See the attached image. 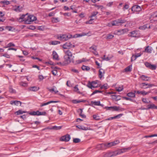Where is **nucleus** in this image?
<instances>
[{"mask_svg": "<svg viewBox=\"0 0 157 157\" xmlns=\"http://www.w3.org/2000/svg\"><path fill=\"white\" fill-rule=\"evenodd\" d=\"M112 25L113 26H119L120 25V23L119 21L118 20V19H117L116 20H114L112 21Z\"/></svg>", "mask_w": 157, "mask_h": 157, "instance_id": "393cba45", "label": "nucleus"}, {"mask_svg": "<svg viewBox=\"0 0 157 157\" xmlns=\"http://www.w3.org/2000/svg\"><path fill=\"white\" fill-rule=\"evenodd\" d=\"M156 106L154 104H152L148 105H147V108L146 109H156Z\"/></svg>", "mask_w": 157, "mask_h": 157, "instance_id": "c85d7f7f", "label": "nucleus"}, {"mask_svg": "<svg viewBox=\"0 0 157 157\" xmlns=\"http://www.w3.org/2000/svg\"><path fill=\"white\" fill-rule=\"evenodd\" d=\"M112 157L111 152L107 153L104 155V157Z\"/></svg>", "mask_w": 157, "mask_h": 157, "instance_id": "864d4df0", "label": "nucleus"}, {"mask_svg": "<svg viewBox=\"0 0 157 157\" xmlns=\"http://www.w3.org/2000/svg\"><path fill=\"white\" fill-rule=\"evenodd\" d=\"M112 110L115 111H123L124 110V109L123 108H120V107L117 106H112Z\"/></svg>", "mask_w": 157, "mask_h": 157, "instance_id": "6ab92c4d", "label": "nucleus"}, {"mask_svg": "<svg viewBox=\"0 0 157 157\" xmlns=\"http://www.w3.org/2000/svg\"><path fill=\"white\" fill-rule=\"evenodd\" d=\"M6 29H8V30L9 31H13V28L11 26H6Z\"/></svg>", "mask_w": 157, "mask_h": 157, "instance_id": "603ef678", "label": "nucleus"}, {"mask_svg": "<svg viewBox=\"0 0 157 157\" xmlns=\"http://www.w3.org/2000/svg\"><path fill=\"white\" fill-rule=\"evenodd\" d=\"M86 61V59L83 58L81 59H79L74 61L73 59H71V58L68 57L67 56H64V61L62 64L63 65H67L72 62L74 64H77Z\"/></svg>", "mask_w": 157, "mask_h": 157, "instance_id": "f257e3e1", "label": "nucleus"}, {"mask_svg": "<svg viewBox=\"0 0 157 157\" xmlns=\"http://www.w3.org/2000/svg\"><path fill=\"white\" fill-rule=\"evenodd\" d=\"M15 46V45L12 42H10L8 44L7 46H6L5 48H8L11 47H14Z\"/></svg>", "mask_w": 157, "mask_h": 157, "instance_id": "de8ad7c7", "label": "nucleus"}, {"mask_svg": "<svg viewBox=\"0 0 157 157\" xmlns=\"http://www.w3.org/2000/svg\"><path fill=\"white\" fill-rule=\"evenodd\" d=\"M71 139L70 135L68 134H67L66 135L62 136L60 139V140L61 141H64L65 142L68 141Z\"/></svg>", "mask_w": 157, "mask_h": 157, "instance_id": "423d86ee", "label": "nucleus"}, {"mask_svg": "<svg viewBox=\"0 0 157 157\" xmlns=\"http://www.w3.org/2000/svg\"><path fill=\"white\" fill-rule=\"evenodd\" d=\"M101 89H107L108 88V85L107 84H105L102 86H101L100 87Z\"/></svg>", "mask_w": 157, "mask_h": 157, "instance_id": "8fccbe9b", "label": "nucleus"}, {"mask_svg": "<svg viewBox=\"0 0 157 157\" xmlns=\"http://www.w3.org/2000/svg\"><path fill=\"white\" fill-rule=\"evenodd\" d=\"M80 140L78 138L74 139L73 140V142L75 143H78L80 142Z\"/></svg>", "mask_w": 157, "mask_h": 157, "instance_id": "5fc2aeb1", "label": "nucleus"}, {"mask_svg": "<svg viewBox=\"0 0 157 157\" xmlns=\"http://www.w3.org/2000/svg\"><path fill=\"white\" fill-rule=\"evenodd\" d=\"M141 9L140 7L138 5H135L133 6L132 8V11H140L141 10Z\"/></svg>", "mask_w": 157, "mask_h": 157, "instance_id": "1a4fd4ad", "label": "nucleus"}, {"mask_svg": "<svg viewBox=\"0 0 157 157\" xmlns=\"http://www.w3.org/2000/svg\"><path fill=\"white\" fill-rule=\"evenodd\" d=\"M113 57V56L112 55H109L106 57V58H102V59L104 60H105L106 61H109Z\"/></svg>", "mask_w": 157, "mask_h": 157, "instance_id": "bb28decb", "label": "nucleus"}, {"mask_svg": "<svg viewBox=\"0 0 157 157\" xmlns=\"http://www.w3.org/2000/svg\"><path fill=\"white\" fill-rule=\"evenodd\" d=\"M127 32V29H125L119 30L117 31V33L118 35H121L124 34Z\"/></svg>", "mask_w": 157, "mask_h": 157, "instance_id": "f3484780", "label": "nucleus"}, {"mask_svg": "<svg viewBox=\"0 0 157 157\" xmlns=\"http://www.w3.org/2000/svg\"><path fill=\"white\" fill-rule=\"evenodd\" d=\"M147 84H146L145 83H142L140 84V87L142 89H147L148 88V87H146L147 86Z\"/></svg>", "mask_w": 157, "mask_h": 157, "instance_id": "f704fd0d", "label": "nucleus"}, {"mask_svg": "<svg viewBox=\"0 0 157 157\" xmlns=\"http://www.w3.org/2000/svg\"><path fill=\"white\" fill-rule=\"evenodd\" d=\"M119 21L120 25L125 23L126 22V20L124 19H122L121 18L118 19Z\"/></svg>", "mask_w": 157, "mask_h": 157, "instance_id": "49530a36", "label": "nucleus"}, {"mask_svg": "<svg viewBox=\"0 0 157 157\" xmlns=\"http://www.w3.org/2000/svg\"><path fill=\"white\" fill-rule=\"evenodd\" d=\"M106 146V149H107L108 148H109L113 146L112 142L108 143H105Z\"/></svg>", "mask_w": 157, "mask_h": 157, "instance_id": "58836bf2", "label": "nucleus"}, {"mask_svg": "<svg viewBox=\"0 0 157 157\" xmlns=\"http://www.w3.org/2000/svg\"><path fill=\"white\" fill-rule=\"evenodd\" d=\"M114 36L110 34H109L107 35L106 37V39H112L114 37Z\"/></svg>", "mask_w": 157, "mask_h": 157, "instance_id": "a18cd8bd", "label": "nucleus"}, {"mask_svg": "<svg viewBox=\"0 0 157 157\" xmlns=\"http://www.w3.org/2000/svg\"><path fill=\"white\" fill-rule=\"evenodd\" d=\"M144 64L148 68L151 70H155L156 69V66L155 65H152L147 62L145 63Z\"/></svg>", "mask_w": 157, "mask_h": 157, "instance_id": "39448f33", "label": "nucleus"}, {"mask_svg": "<svg viewBox=\"0 0 157 157\" xmlns=\"http://www.w3.org/2000/svg\"><path fill=\"white\" fill-rule=\"evenodd\" d=\"M105 71L102 69H100L99 71L98 76L100 79H101L104 76Z\"/></svg>", "mask_w": 157, "mask_h": 157, "instance_id": "9d476101", "label": "nucleus"}, {"mask_svg": "<svg viewBox=\"0 0 157 157\" xmlns=\"http://www.w3.org/2000/svg\"><path fill=\"white\" fill-rule=\"evenodd\" d=\"M112 142V143L113 144L112 145L113 146L116 145L117 144H119L120 143V141L118 140H116Z\"/></svg>", "mask_w": 157, "mask_h": 157, "instance_id": "6e6d98bb", "label": "nucleus"}, {"mask_svg": "<svg viewBox=\"0 0 157 157\" xmlns=\"http://www.w3.org/2000/svg\"><path fill=\"white\" fill-rule=\"evenodd\" d=\"M72 102L74 104H77V103H79L80 102H85L86 101L85 100H72Z\"/></svg>", "mask_w": 157, "mask_h": 157, "instance_id": "7c9ffc66", "label": "nucleus"}, {"mask_svg": "<svg viewBox=\"0 0 157 157\" xmlns=\"http://www.w3.org/2000/svg\"><path fill=\"white\" fill-rule=\"evenodd\" d=\"M20 84L21 86H26L27 85V83L24 82H21Z\"/></svg>", "mask_w": 157, "mask_h": 157, "instance_id": "e2e57ef3", "label": "nucleus"}, {"mask_svg": "<svg viewBox=\"0 0 157 157\" xmlns=\"http://www.w3.org/2000/svg\"><path fill=\"white\" fill-rule=\"evenodd\" d=\"M156 18H157V11L153 13L151 17V19L155 21H157Z\"/></svg>", "mask_w": 157, "mask_h": 157, "instance_id": "9b49d317", "label": "nucleus"}, {"mask_svg": "<svg viewBox=\"0 0 157 157\" xmlns=\"http://www.w3.org/2000/svg\"><path fill=\"white\" fill-rule=\"evenodd\" d=\"M39 89V87L36 86H32L29 88V90L33 91H36Z\"/></svg>", "mask_w": 157, "mask_h": 157, "instance_id": "aec40b11", "label": "nucleus"}, {"mask_svg": "<svg viewBox=\"0 0 157 157\" xmlns=\"http://www.w3.org/2000/svg\"><path fill=\"white\" fill-rule=\"evenodd\" d=\"M75 45L72 44L71 42H67L63 45V47L65 49H69L71 48H74Z\"/></svg>", "mask_w": 157, "mask_h": 157, "instance_id": "20e7f679", "label": "nucleus"}, {"mask_svg": "<svg viewBox=\"0 0 157 157\" xmlns=\"http://www.w3.org/2000/svg\"><path fill=\"white\" fill-rule=\"evenodd\" d=\"M127 96L130 97L134 98L135 97V93H133V92H130L127 94Z\"/></svg>", "mask_w": 157, "mask_h": 157, "instance_id": "c9c22d12", "label": "nucleus"}, {"mask_svg": "<svg viewBox=\"0 0 157 157\" xmlns=\"http://www.w3.org/2000/svg\"><path fill=\"white\" fill-rule=\"evenodd\" d=\"M152 48L151 47L147 46L146 47L144 52L150 53H151Z\"/></svg>", "mask_w": 157, "mask_h": 157, "instance_id": "dca6fc26", "label": "nucleus"}, {"mask_svg": "<svg viewBox=\"0 0 157 157\" xmlns=\"http://www.w3.org/2000/svg\"><path fill=\"white\" fill-rule=\"evenodd\" d=\"M52 21L53 22L57 23L59 21L58 18H53L52 19Z\"/></svg>", "mask_w": 157, "mask_h": 157, "instance_id": "052dcab7", "label": "nucleus"}, {"mask_svg": "<svg viewBox=\"0 0 157 157\" xmlns=\"http://www.w3.org/2000/svg\"><path fill=\"white\" fill-rule=\"evenodd\" d=\"M91 103L92 104H94L95 105L99 106L100 105V102L99 101H91Z\"/></svg>", "mask_w": 157, "mask_h": 157, "instance_id": "4c0bfd02", "label": "nucleus"}, {"mask_svg": "<svg viewBox=\"0 0 157 157\" xmlns=\"http://www.w3.org/2000/svg\"><path fill=\"white\" fill-rule=\"evenodd\" d=\"M89 49L91 51V50H92L94 51H96L97 50V46L93 45V46H92L91 47H90L89 48Z\"/></svg>", "mask_w": 157, "mask_h": 157, "instance_id": "09e8293b", "label": "nucleus"}, {"mask_svg": "<svg viewBox=\"0 0 157 157\" xmlns=\"http://www.w3.org/2000/svg\"><path fill=\"white\" fill-rule=\"evenodd\" d=\"M94 19H90L89 21H86V24H91L93 23V21Z\"/></svg>", "mask_w": 157, "mask_h": 157, "instance_id": "13d9d810", "label": "nucleus"}, {"mask_svg": "<svg viewBox=\"0 0 157 157\" xmlns=\"http://www.w3.org/2000/svg\"><path fill=\"white\" fill-rule=\"evenodd\" d=\"M112 156H116L118 155H119L118 151H115L111 152Z\"/></svg>", "mask_w": 157, "mask_h": 157, "instance_id": "ea45409f", "label": "nucleus"}, {"mask_svg": "<svg viewBox=\"0 0 157 157\" xmlns=\"http://www.w3.org/2000/svg\"><path fill=\"white\" fill-rule=\"evenodd\" d=\"M28 13L25 14H23L20 17L17 18V20L19 22H21L24 21L25 24V20H26L27 15Z\"/></svg>", "mask_w": 157, "mask_h": 157, "instance_id": "6e6552de", "label": "nucleus"}, {"mask_svg": "<svg viewBox=\"0 0 157 157\" xmlns=\"http://www.w3.org/2000/svg\"><path fill=\"white\" fill-rule=\"evenodd\" d=\"M131 147H128L126 148H124L118 150V151L120 154L127 152L128 151L131 149Z\"/></svg>", "mask_w": 157, "mask_h": 157, "instance_id": "f8f14e48", "label": "nucleus"}, {"mask_svg": "<svg viewBox=\"0 0 157 157\" xmlns=\"http://www.w3.org/2000/svg\"><path fill=\"white\" fill-rule=\"evenodd\" d=\"M27 112L25 111H22L21 110H19L18 111H16L15 112V113L17 115H20L21 114H22L23 113H27Z\"/></svg>", "mask_w": 157, "mask_h": 157, "instance_id": "e433bc0d", "label": "nucleus"}, {"mask_svg": "<svg viewBox=\"0 0 157 157\" xmlns=\"http://www.w3.org/2000/svg\"><path fill=\"white\" fill-rule=\"evenodd\" d=\"M142 102L145 103H149V102L147 101L146 98H142Z\"/></svg>", "mask_w": 157, "mask_h": 157, "instance_id": "338daca9", "label": "nucleus"}, {"mask_svg": "<svg viewBox=\"0 0 157 157\" xmlns=\"http://www.w3.org/2000/svg\"><path fill=\"white\" fill-rule=\"evenodd\" d=\"M32 22L36 21V17L33 15H30Z\"/></svg>", "mask_w": 157, "mask_h": 157, "instance_id": "4d7b16f0", "label": "nucleus"}, {"mask_svg": "<svg viewBox=\"0 0 157 157\" xmlns=\"http://www.w3.org/2000/svg\"><path fill=\"white\" fill-rule=\"evenodd\" d=\"M60 42L58 41H52L51 42V44L53 45H55L58 44H60Z\"/></svg>", "mask_w": 157, "mask_h": 157, "instance_id": "c03bdc74", "label": "nucleus"}, {"mask_svg": "<svg viewBox=\"0 0 157 157\" xmlns=\"http://www.w3.org/2000/svg\"><path fill=\"white\" fill-rule=\"evenodd\" d=\"M16 8H14L13 10L17 12H21L22 10V7H21L20 6H15Z\"/></svg>", "mask_w": 157, "mask_h": 157, "instance_id": "b1692460", "label": "nucleus"}, {"mask_svg": "<svg viewBox=\"0 0 157 157\" xmlns=\"http://www.w3.org/2000/svg\"><path fill=\"white\" fill-rule=\"evenodd\" d=\"M54 88L56 89V88L55 86H54L53 88H48L47 89L50 92L52 93L53 92H54L55 94L58 93V91L57 90H55V89Z\"/></svg>", "mask_w": 157, "mask_h": 157, "instance_id": "a878e982", "label": "nucleus"}, {"mask_svg": "<svg viewBox=\"0 0 157 157\" xmlns=\"http://www.w3.org/2000/svg\"><path fill=\"white\" fill-rule=\"evenodd\" d=\"M72 35L70 34H59L56 36V38L61 41H67L72 37Z\"/></svg>", "mask_w": 157, "mask_h": 157, "instance_id": "f03ea898", "label": "nucleus"}, {"mask_svg": "<svg viewBox=\"0 0 157 157\" xmlns=\"http://www.w3.org/2000/svg\"><path fill=\"white\" fill-rule=\"evenodd\" d=\"M53 58V59L57 60L58 59V56L56 52L53 51L52 52Z\"/></svg>", "mask_w": 157, "mask_h": 157, "instance_id": "c756f323", "label": "nucleus"}, {"mask_svg": "<svg viewBox=\"0 0 157 157\" xmlns=\"http://www.w3.org/2000/svg\"><path fill=\"white\" fill-rule=\"evenodd\" d=\"M137 31H132L130 33L128 36L132 37H136L137 36Z\"/></svg>", "mask_w": 157, "mask_h": 157, "instance_id": "4468645a", "label": "nucleus"}, {"mask_svg": "<svg viewBox=\"0 0 157 157\" xmlns=\"http://www.w3.org/2000/svg\"><path fill=\"white\" fill-rule=\"evenodd\" d=\"M151 93V91H148V92H146L144 90L140 91H137V93L139 94H140L143 96H145L148 94L149 93Z\"/></svg>", "mask_w": 157, "mask_h": 157, "instance_id": "ddd939ff", "label": "nucleus"}, {"mask_svg": "<svg viewBox=\"0 0 157 157\" xmlns=\"http://www.w3.org/2000/svg\"><path fill=\"white\" fill-rule=\"evenodd\" d=\"M102 91H100V90H95V91H94L93 93H92L91 94V95H93L95 94H96V93H102Z\"/></svg>", "mask_w": 157, "mask_h": 157, "instance_id": "680f3d73", "label": "nucleus"}, {"mask_svg": "<svg viewBox=\"0 0 157 157\" xmlns=\"http://www.w3.org/2000/svg\"><path fill=\"white\" fill-rule=\"evenodd\" d=\"M132 70V66H129L126 67L125 69L124 70L126 72H129L131 71Z\"/></svg>", "mask_w": 157, "mask_h": 157, "instance_id": "37998d69", "label": "nucleus"}, {"mask_svg": "<svg viewBox=\"0 0 157 157\" xmlns=\"http://www.w3.org/2000/svg\"><path fill=\"white\" fill-rule=\"evenodd\" d=\"M96 148L98 150H104L106 149L105 143H102L96 146Z\"/></svg>", "mask_w": 157, "mask_h": 157, "instance_id": "0eeeda50", "label": "nucleus"}, {"mask_svg": "<svg viewBox=\"0 0 157 157\" xmlns=\"http://www.w3.org/2000/svg\"><path fill=\"white\" fill-rule=\"evenodd\" d=\"M123 86L122 85L120 86L119 87H116L115 88L116 90L118 92H121L123 90Z\"/></svg>", "mask_w": 157, "mask_h": 157, "instance_id": "473e14b6", "label": "nucleus"}, {"mask_svg": "<svg viewBox=\"0 0 157 157\" xmlns=\"http://www.w3.org/2000/svg\"><path fill=\"white\" fill-rule=\"evenodd\" d=\"M62 127V126H53L52 128H50V129H55L56 130H59Z\"/></svg>", "mask_w": 157, "mask_h": 157, "instance_id": "79ce46f5", "label": "nucleus"}, {"mask_svg": "<svg viewBox=\"0 0 157 157\" xmlns=\"http://www.w3.org/2000/svg\"><path fill=\"white\" fill-rule=\"evenodd\" d=\"M26 20H25V24H30L31 22H32L31 20V18L29 16L27 15Z\"/></svg>", "mask_w": 157, "mask_h": 157, "instance_id": "4be33fe9", "label": "nucleus"}, {"mask_svg": "<svg viewBox=\"0 0 157 157\" xmlns=\"http://www.w3.org/2000/svg\"><path fill=\"white\" fill-rule=\"evenodd\" d=\"M123 114H118V115H117L115 116V118L116 119H119L120 118L121 116H122L123 115Z\"/></svg>", "mask_w": 157, "mask_h": 157, "instance_id": "69168bd1", "label": "nucleus"}, {"mask_svg": "<svg viewBox=\"0 0 157 157\" xmlns=\"http://www.w3.org/2000/svg\"><path fill=\"white\" fill-rule=\"evenodd\" d=\"M82 69L83 71H88L90 69V67L87 66L82 65Z\"/></svg>", "mask_w": 157, "mask_h": 157, "instance_id": "2f4dec72", "label": "nucleus"}, {"mask_svg": "<svg viewBox=\"0 0 157 157\" xmlns=\"http://www.w3.org/2000/svg\"><path fill=\"white\" fill-rule=\"evenodd\" d=\"M76 127L79 129H81L82 130H86L88 129V128L86 127H84L83 126H81L80 125H76Z\"/></svg>", "mask_w": 157, "mask_h": 157, "instance_id": "cd10ccee", "label": "nucleus"}, {"mask_svg": "<svg viewBox=\"0 0 157 157\" xmlns=\"http://www.w3.org/2000/svg\"><path fill=\"white\" fill-rule=\"evenodd\" d=\"M9 92L11 93H16L15 90L13 89L11 86H10L9 87Z\"/></svg>", "mask_w": 157, "mask_h": 157, "instance_id": "a19ab883", "label": "nucleus"}, {"mask_svg": "<svg viewBox=\"0 0 157 157\" xmlns=\"http://www.w3.org/2000/svg\"><path fill=\"white\" fill-rule=\"evenodd\" d=\"M142 53H137L135 55H133L131 58V61L132 62V60H133V57H134L135 58L133 60H135L137 57L140 56L142 55Z\"/></svg>", "mask_w": 157, "mask_h": 157, "instance_id": "412c9836", "label": "nucleus"}, {"mask_svg": "<svg viewBox=\"0 0 157 157\" xmlns=\"http://www.w3.org/2000/svg\"><path fill=\"white\" fill-rule=\"evenodd\" d=\"M129 8V6L128 5V4H125L123 8V10L124 11L125 9H128Z\"/></svg>", "mask_w": 157, "mask_h": 157, "instance_id": "774afa93", "label": "nucleus"}, {"mask_svg": "<svg viewBox=\"0 0 157 157\" xmlns=\"http://www.w3.org/2000/svg\"><path fill=\"white\" fill-rule=\"evenodd\" d=\"M98 13V11H94L92 12L91 15L89 17L92 18L96 16V15H97Z\"/></svg>", "mask_w": 157, "mask_h": 157, "instance_id": "72a5a7b5", "label": "nucleus"}, {"mask_svg": "<svg viewBox=\"0 0 157 157\" xmlns=\"http://www.w3.org/2000/svg\"><path fill=\"white\" fill-rule=\"evenodd\" d=\"M140 78L142 80L148 81L150 80V78L144 75H142L140 76Z\"/></svg>", "mask_w": 157, "mask_h": 157, "instance_id": "5701e85b", "label": "nucleus"}, {"mask_svg": "<svg viewBox=\"0 0 157 157\" xmlns=\"http://www.w3.org/2000/svg\"><path fill=\"white\" fill-rule=\"evenodd\" d=\"M10 104L11 105L14 104L17 106L19 104H20V105L21 106V102L20 101H10Z\"/></svg>", "mask_w": 157, "mask_h": 157, "instance_id": "a211bd4d", "label": "nucleus"}, {"mask_svg": "<svg viewBox=\"0 0 157 157\" xmlns=\"http://www.w3.org/2000/svg\"><path fill=\"white\" fill-rule=\"evenodd\" d=\"M123 98L124 99H125L126 100H129L130 101H132V102H135L136 101H134L133 99H132L131 98H128L127 97H124Z\"/></svg>", "mask_w": 157, "mask_h": 157, "instance_id": "bf43d9fd", "label": "nucleus"}, {"mask_svg": "<svg viewBox=\"0 0 157 157\" xmlns=\"http://www.w3.org/2000/svg\"><path fill=\"white\" fill-rule=\"evenodd\" d=\"M97 81H93L91 82H89L87 86L89 88L93 89V88L98 87V86L97 85Z\"/></svg>", "mask_w": 157, "mask_h": 157, "instance_id": "7ed1b4c3", "label": "nucleus"}, {"mask_svg": "<svg viewBox=\"0 0 157 157\" xmlns=\"http://www.w3.org/2000/svg\"><path fill=\"white\" fill-rule=\"evenodd\" d=\"M0 3L5 4L6 5H8L10 4V2L9 1L5 0L1 1L0 2Z\"/></svg>", "mask_w": 157, "mask_h": 157, "instance_id": "3c124183", "label": "nucleus"}, {"mask_svg": "<svg viewBox=\"0 0 157 157\" xmlns=\"http://www.w3.org/2000/svg\"><path fill=\"white\" fill-rule=\"evenodd\" d=\"M64 52L65 54V56H67L68 57L71 58L73 56V55L71 52L69 50H64Z\"/></svg>", "mask_w": 157, "mask_h": 157, "instance_id": "2eb2a0df", "label": "nucleus"}, {"mask_svg": "<svg viewBox=\"0 0 157 157\" xmlns=\"http://www.w3.org/2000/svg\"><path fill=\"white\" fill-rule=\"evenodd\" d=\"M79 109L81 111V113L80 114V116L82 118H85L86 117V116L84 114H82V109Z\"/></svg>", "mask_w": 157, "mask_h": 157, "instance_id": "0e129e2a", "label": "nucleus"}]
</instances>
